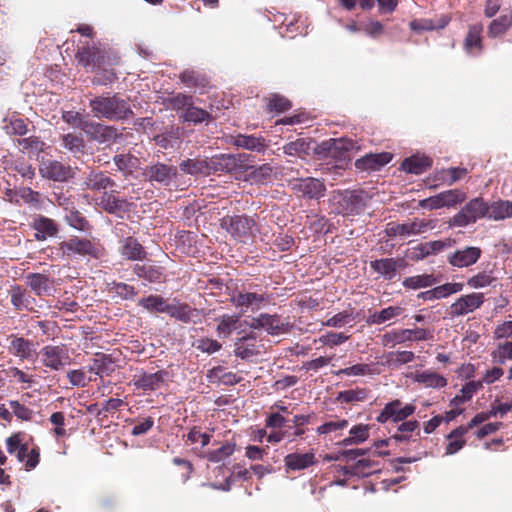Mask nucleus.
I'll list each match as a JSON object with an SVG mask.
<instances>
[{
  "label": "nucleus",
  "mask_w": 512,
  "mask_h": 512,
  "mask_svg": "<svg viewBox=\"0 0 512 512\" xmlns=\"http://www.w3.org/2000/svg\"><path fill=\"white\" fill-rule=\"evenodd\" d=\"M482 26L473 25L469 28V31L464 40V49L471 55H477L482 50Z\"/></svg>",
  "instance_id": "nucleus-35"
},
{
  "label": "nucleus",
  "mask_w": 512,
  "mask_h": 512,
  "mask_svg": "<svg viewBox=\"0 0 512 512\" xmlns=\"http://www.w3.org/2000/svg\"><path fill=\"white\" fill-rule=\"evenodd\" d=\"M284 462L290 470H303L315 464V455L312 452L291 453L284 458Z\"/></svg>",
  "instance_id": "nucleus-32"
},
{
  "label": "nucleus",
  "mask_w": 512,
  "mask_h": 512,
  "mask_svg": "<svg viewBox=\"0 0 512 512\" xmlns=\"http://www.w3.org/2000/svg\"><path fill=\"white\" fill-rule=\"evenodd\" d=\"M401 313L400 307L389 306L382 309L381 311L375 312L370 316V322L372 324H383L394 317H397Z\"/></svg>",
  "instance_id": "nucleus-56"
},
{
  "label": "nucleus",
  "mask_w": 512,
  "mask_h": 512,
  "mask_svg": "<svg viewBox=\"0 0 512 512\" xmlns=\"http://www.w3.org/2000/svg\"><path fill=\"white\" fill-rule=\"evenodd\" d=\"M252 169L250 177L256 182H264L270 179L274 171V167L270 163H265Z\"/></svg>",
  "instance_id": "nucleus-64"
},
{
  "label": "nucleus",
  "mask_w": 512,
  "mask_h": 512,
  "mask_svg": "<svg viewBox=\"0 0 512 512\" xmlns=\"http://www.w3.org/2000/svg\"><path fill=\"white\" fill-rule=\"evenodd\" d=\"M216 377L224 385H235L241 381V377L233 372H227L222 367L210 370L209 377Z\"/></svg>",
  "instance_id": "nucleus-59"
},
{
  "label": "nucleus",
  "mask_w": 512,
  "mask_h": 512,
  "mask_svg": "<svg viewBox=\"0 0 512 512\" xmlns=\"http://www.w3.org/2000/svg\"><path fill=\"white\" fill-rule=\"evenodd\" d=\"M256 336L254 333L243 336L236 340L234 354L241 359H249L259 353L255 344Z\"/></svg>",
  "instance_id": "nucleus-27"
},
{
  "label": "nucleus",
  "mask_w": 512,
  "mask_h": 512,
  "mask_svg": "<svg viewBox=\"0 0 512 512\" xmlns=\"http://www.w3.org/2000/svg\"><path fill=\"white\" fill-rule=\"evenodd\" d=\"M9 295L16 310L29 309L34 302V299L19 285L11 286Z\"/></svg>",
  "instance_id": "nucleus-40"
},
{
  "label": "nucleus",
  "mask_w": 512,
  "mask_h": 512,
  "mask_svg": "<svg viewBox=\"0 0 512 512\" xmlns=\"http://www.w3.org/2000/svg\"><path fill=\"white\" fill-rule=\"evenodd\" d=\"M466 193L460 189L446 190L420 201V206L429 210L451 208L464 202Z\"/></svg>",
  "instance_id": "nucleus-8"
},
{
  "label": "nucleus",
  "mask_w": 512,
  "mask_h": 512,
  "mask_svg": "<svg viewBox=\"0 0 512 512\" xmlns=\"http://www.w3.org/2000/svg\"><path fill=\"white\" fill-rule=\"evenodd\" d=\"M85 128V135L99 145H111L121 136L115 127L99 122L90 121Z\"/></svg>",
  "instance_id": "nucleus-9"
},
{
  "label": "nucleus",
  "mask_w": 512,
  "mask_h": 512,
  "mask_svg": "<svg viewBox=\"0 0 512 512\" xmlns=\"http://www.w3.org/2000/svg\"><path fill=\"white\" fill-rule=\"evenodd\" d=\"M484 303L482 293H471L459 297L451 306L449 314L452 317H459L474 312Z\"/></svg>",
  "instance_id": "nucleus-14"
},
{
  "label": "nucleus",
  "mask_w": 512,
  "mask_h": 512,
  "mask_svg": "<svg viewBox=\"0 0 512 512\" xmlns=\"http://www.w3.org/2000/svg\"><path fill=\"white\" fill-rule=\"evenodd\" d=\"M165 313L179 321L188 323L192 319L193 311L187 304L168 303Z\"/></svg>",
  "instance_id": "nucleus-48"
},
{
  "label": "nucleus",
  "mask_w": 512,
  "mask_h": 512,
  "mask_svg": "<svg viewBox=\"0 0 512 512\" xmlns=\"http://www.w3.org/2000/svg\"><path fill=\"white\" fill-rule=\"evenodd\" d=\"M92 115L98 119L109 121H121L133 115V111L127 99L118 94L110 93L96 96L89 100Z\"/></svg>",
  "instance_id": "nucleus-1"
},
{
  "label": "nucleus",
  "mask_w": 512,
  "mask_h": 512,
  "mask_svg": "<svg viewBox=\"0 0 512 512\" xmlns=\"http://www.w3.org/2000/svg\"><path fill=\"white\" fill-rule=\"evenodd\" d=\"M495 281L492 271H482L468 278L467 285L472 289H481L492 285Z\"/></svg>",
  "instance_id": "nucleus-51"
},
{
  "label": "nucleus",
  "mask_w": 512,
  "mask_h": 512,
  "mask_svg": "<svg viewBox=\"0 0 512 512\" xmlns=\"http://www.w3.org/2000/svg\"><path fill=\"white\" fill-rule=\"evenodd\" d=\"M11 347L14 351V354L21 358H29L33 353V344L22 337L15 338L11 342Z\"/></svg>",
  "instance_id": "nucleus-57"
},
{
  "label": "nucleus",
  "mask_w": 512,
  "mask_h": 512,
  "mask_svg": "<svg viewBox=\"0 0 512 512\" xmlns=\"http://www.w3.org/2000/svg\"><path fill=\"white\" fill-rule=\"evenodd\" d=\"M492 361L495 364L503 365L508 360H512V342L499 344L491 353Z\"/></svg>",
  "instance_id": "nucleus-55"
},
{
  "label": "nucleus",
  "mask_w": 512,
  "mask_h": 512,
  "mask_svg": "<svg viewBox=\"0 0 512 512\" xmlns=\"http://www.w3.org/2000/svg\"><path fill=\"white\" fill-rule=\"evenodd\" d=\"M370 374H372V366L369 364H355L335 372V375L337 376H366Z\"/></svg>",
  "instance_id": "nucleus-62"
},
{
  "label": "nucleus",
  "mask_w": 512,
  "mask_h": 512,
  "mask_svg": "<svg viewBox=\"0 0 512 512\" xmlns=\"http://www.w3.org/2000/svg\"><path fill=\"white\" fill-rule=\"evenodd\" d=\"M240 317L237 315L225 314L218 319L216 331L219 337H228L238 328Z\"/></svg>",
  "instance_id": "nucleus-45"
},
{
  "label": "nucleus",
  "mask_w": 512,
  "mask_h": 512,
  "mask_svg": "<svg viewBox=\"0 0 512 512\" xmlns=\"http://www.w3.org/2000/svg\"><path fill=\"white\" fill-rule=\"evenodd\" d=\"M40 355L43 365L55 371L70 364V356L64 346H44L40 350Z\"/></svg>",
  "instance_id": "nucleus-12"
},
{
  "label": "nucleus",
  "mask_w": 512,
  "mask_h": 512,
  "mask_svg": "<svg viewBox=\"0 0 512 512\" xmlns=\"http://www.w3.org/2000/svg\"><path fill=\"white\" fill-rule=\"evenodd\" d=\"M392 160V154L382 152L377 154H367L366 156L357 159L355 166L359 170L377 171Z\"/></svg>",
  "instance_id": "nucleus-22"
},
{
  "label": "nucleus",
  "mask_w": 512,
  "mask_h": 512,
  "mask_svg": "<svg viewBox=\"0 0 512 512\" xmlns=\"http://www.w3.org/2000/svg\"><path fill=\"white\" fill-rule=\"evenodd\" d=\"M481 254L480 248L469 246L450 253L447 261L453 267L466 268L475 264L481 257Z\"/></svg>",
  "instance_id": "nucleus-16"
},
{
  "label": "nucleus",
  "mask_w": 512,
  "mask_h": 512,
  "mask_svg": "<svg viewBox=\"0 0 512 512\" xmlns=\"http://www.w3.org/2000/svg\"><path fill=\"white\" fill-rule=\"evenodd\" d=\"M119 251L124 258L132 261L142 260L146 256L143 246L133 237L122 238Z\"/></svg>",
  "instance_id": "nucleus-25"
},
{
  "label": "nucleus",
  "mask_w": 512,
  "mask_h": 512,
  "mask_svg": "<svg viewBox=\"0 0 512 512\" xmlns=\"http://www.w3.org/2000/svg\"><path fill=\"white\" fill-rule=\"evenodd\" d=\"M40 173L44 178L58 182L67 181L72 177L71 167L57 160L42 161Z\"/></svg>",
  "instance_id": "nucleus-18"
},
{
  "label": "nucleus",
  "mask_w": 512,
  "mask_h": 512,
  "mask_svg": "<svg viewBox=\"0 0 512 512\" xmlns=\"http://www.w3.org/2000/svg\"><path fill=\"white\" fill-rule=\"evenodd\" d=\"M267 108L271 112L274 111L277 113H281V112H284V111H287L288 109H290L291 103L287 98H285L281 95H278V94H273L268 99Z\"/></svg>",
  "instance_id": "nucleus-63"
},
{
  "label": "nucleus",
  "mask_w": 512,
  "mask_h": 512,
  "mask_svg": "<svg viewBox=\"0 0 512 512\" xmlns=\"http://www.w3.org/2000/svg\"><path fill=\"white\" fill-rule=\"evenodd\" d=\"M193 346L197 350H199L203 353H206L208 355L214 354L222 348V344L220 342H218L217 340L211 339V338H207V337H202V338L196 339L193 342Z\"/></svg>",
  "instance_id": "nucleus-58"
},
{
  "label": "nucleus",
  "mask_w": 512,
  "mask_h": 512,
  "mask_svg": "<svg viewBox=\"0 0 512 512\" xmlns=\"http://www.w3.org/2000/svg\"><path fill=\"white\" fill-rule=\"evenodd\" d=\"M432 337L431 333L423 328L400 329L383 335L385 346L393 347L408 341H424Z\"/></svg>",
  "instance_id": "nucleus-10"
},
{
  "label": "nucleus",
  "mask_w": 512,
  "mask_h": 512,
  "mask_svg": "<svg viewBox=\"0 0 512 512\" xmlns=\"http://www.w3.org/2000/svg\"><path fill=\"white\" fill-rule=\"evenodd\" d=\"M26 282L37 296L48 294L51 290V281L44 274L30 273L26 276Z\"/></svg>",
  "instance_id": "nucleus-36"
},
{
  "label": "nucleus",
  "mask_w": 512,
  "mask_h": 512,
  "mask_svg": "<svg viewBox=\"0 0 512 512\" xmlns=\"http://www.w3.org/2000/svg\"><path fill=\"white\" fill-rule=\"evenodd\" d=\"M134 273L149 282H161L164 278L162 267L153 263L136 264Z\"/></svg>",
  "instance_id": "nucleus-33"
},
{
  "label": "nucleus",
  "mask_w": 512,
  "mask_h": 512,
  "mask_svg": "<svg viewBox=\"0 0 512 512\" xmlns=\"http://www.w3.org/2000/svg\"><path fill=\"white\" fill-rule=\"evenodd\" d=\"M248 326L253 329H264L270 335H277L281 332L283 324L277 315L260 314L253 317Z\"/></svg>",
  "instance_id": "nucleus-23"
},
{
  "label": "nucleus",
  "mask_w": 512,
  "mask_h": 512,
  "mask_svg": "<svg viewBox=\"0 0 512 512\" xmlns=\"http://www.w3.org/2000/svg\"><path fill=\"white\" fill-rule=\"evenodd\" d=\"M143 176L149 182L168 187L175 183L178 169L176 166L157 161L144 168Z\"/></svg>",
  "instance_id": "nucleus-6"
},
{
  "label": "nucleus",
  "mask_w": 512,
  "mask_h": 512,
  "mask_svg": "<svg viewBox=\"0 0 512 512\" xmlns=\"http://www.w3.org/2000/svg\"><path fill=\"white\" fill-rule=\"evenodd\" d=\"M163 104L168 108L175 111H186L189 105L194 104V99L191 95L176 93L166 97Z\"/></svg>",
  "instance_id": "nucleus-43"
},
{
  "label": "nucleus",
  "mask_w": 512,
  "mask_h": 512,
  "mask_svg": "<svg viewBox=\"0 0 512 512\" xmlns=\"http://www.w3.org/2000/svg\"><path fill=\"white\" fill-rule=\"evenodd\" d=\"M64 218L67 224L74 229L79 231H88L90 229L89 221L77 208H74L70 212L66 213Z\"/></svg>",
  "instance_id": "nucleus-50"
},
{
  "label": "nucleus",
  "mask_w": 512,
  "mask_h": 512,
  "mask_svg": "<svg viewBox=\"0 0 512 512\" xmlns=\"http://www.w3.org/2000/svg\"><path fill=\"white\" fill-rule=\"evenodd\" d=\"M438 283V280L432 274H421L410 276L403 280L402 285L408 289H421L431 287Z\"/></svg>",
  "instance_id": "nucleus-42"
},
{
  "label": "nucleus",
  "mask_w": 512,
  "mask_h": 512,
  "mask_svg": "<svg viewBox=\"0 0 512 512\" xmlns=\"http://www.w3.org/2000/svg\"><path fill=\"white\" fill-rule=\"evenodd\" d=\"M479 386H480L479 383H476L473 381L466 383L460 391L461 394L456 395L454 398L451 399L450 406L457 407L460 404L470 400L472 398V396L478 390Z\"/></svg>",
  "instance_id": "nucleus-54"
},
{
  "label": "nucleus",
  "mask_w": 512,
  "mask_h": 512,
  "mask_svg": "<svg viewBox=\"0 0 512 512\" xmlns=\"http://www.w3.org/2000/svg\"><path fill=\"white\" fill-rule=\"evenodd\" d=\"M113 161L119 171L124 173H131L136 167L137 158L131 155L118 154L114 156Z\"/></svg>",
  "instance_id": "nucleus-60"
},
{
  "label": "nucleus",
  "mask_w": 512,
  "mask_h": 512,
  "mask_svg": "<svg viewBox=\"0 0 512 512\" xmlns=\"http://www.w3.org/2000/svg\"><path fill=\"white\" fill-rule=\"evenodd\" d=\"M512 217V202L498 200L488 203V218L492 220H504Z\"/></svg>",
  "instance_id": "nucleus-38"
},
{
  "label": "nucleus",
  "mask_w": 512,
  "mask_h": 512,
  "mask_svg": "<svg viewBox=\"0 0 512 512\" xmlns=\"http://www.w3.org/2000/svg\"><path fill=\"white\" fill-rule=\"evenodd\" d=\"M415 409V406L412 404H406L402 407L401 401L396 399L384 406L376 420L381 424L386 423L388 420H392L394 423L402 422L414 414Z\"/></svg>",
  "instance_id": "nucleus-11"
},
{
  "label": "nucleus",
  "mask_w": 512,
  "mask_h": 512,
  "mask_svg": "<svg viewBox=\"0 0 512 512\" xmlns=\"http://www.w3.org/2000/svg\"><path fill=\"white\" fill-rule=\"evenodd\" d=\"M32 227L36 231L35 238L38 241H44L48 237H53L58 232L56 223L52 219L44 216L35 218Z\"/></svg>",
  "instance_id": "nucleus-29"
},
{
  "label": "nucleus",
  "mask_w": 512,
  "mask_h": 512,
  "mask_svg": "<svg viewBox=\"0 0 512 512\" xmlns=\"http://www.w3.org/2000/svg\"><path fill=\"white\" fill-rule=\"evenodd\" d=\"M488 218V203L481 197L468 201L449 221L450 226L466 227L479 219Z\"/></svg>",
  "instance_id": "nucleus-3"
},
{
  "label": "nucleus",
  "mask_w": 512,
  "mask_h": 512,
  "mask_svg": "<svg viewBox=\"0 0 512 512\" xmlns=\"http://www.w3.org/2000/svg\"><path fill=\"white\" fill-rule=\"evenodd\" d=\"M78 62L86 68H94L100 64V51L94 46L84 45L77 52Z\"/></svg>",
  "instance_id": "nucleus-39"
},
{
  "label": "nucleus",
  "mask_w": 512,
  "mask_h": 512,
  "mask_svg": "<svg viewBox=\"0 0 512 512\" xmlns=\"http://www.w3.org/2000/svg\"><path fill=\"white\" fill-rule=\"evenodd\" d=\"M114 370V361L112 357L107 354H97L89 366V371L100 377L109 376L114 372Z\"/></svg>",
  "instance_id": "nucleus-34"
},
{
  "label": "nucleus",
  "mask_w": 512,
  "mask_h": 512,
  "mask_svg": "<svg viewBox=\"0 0 512 512\" xmlns=\"http://www.w3.org/2000/svg\"><path fill=\"white\" fill-rule=\"evenodd\" d=\"M232 164L231 154L222 153L207 157L209 176L218 172L234 173Z\"/></svg>",
  "instance_id": "nucleus-31"
},
{
  "label": "nucleus",
  "mask_w": 512,
  "mask_h": 512,
  "mask_svg": "<svg viewBox=\"0 0 512 512\" xmlns=\"http://www.w3.org/2000/svg\"><path fill=\"white\" fill-rule=\"evenodd\" d=\"M293 192L301 198L309 200H319L325 196V184L313 177L295 179L290 182Z\"/></svg>",
  "instance_id": "nucleus-7"
},
{
  "label": "nucleus",
  "mask_w": 512,
  "mask_h": 512,
  "mask_svg": "<svg viewBox=\"0 0 512 512\" xmlns=\"http://www.w3.org/2000/svg\"><path fill=\"white\" fill-rule=\"evenodd\" d=\"M166 371L160 370L155 373L141 372L133 378V385L143 391H155L159 389L167 377Z\"/></svg>",
  "instance_id": "nucleus-20"
},
{
  "label": "nucleus",
  "mask_w": 512,
  "mask_h": 512,
  "mask_svg": "<svg viewBox=\"0 0 512 512\" xmlns=\"http://www.w3.org/2000/svg\"><path fill=\"white\" fill-rule=\"evenodd\" d=\"M99 205L110 214L125 212L128 207L126 200L120 199L108 191L102 194Z\"/></svg>",
  "instance_id": "nucleus-37"
},
{
  "label": "nucleus",
  "mask_w": 512,
  "mask_h": 512,
  "mask_svg": "<svg viewBox=\"0 0 512 512\" xmlns=\"http://www.w3.org/2000/svg\"><path fill=\"white\" fill-rule=\"evenodd\" d=\"M233 145L238 148L250 150L257 153H264L268 144L263 137L255 135L239 134L233 138Z\"/></svg>",
  "instance_id": "nucleus-24"
},
{
  "label": "nucleus",
  "mask_w": 512,
  "mask_h": 512,
  "mask_svg": "<svg viewBox=\"0 0 512 512\" xmlns=\"http://www.w3.org/2000/svg\"><path fill=\"white\" fill-rule=\"evenodd\" d=\"M356 142L348 138H330L318 146V153L333 158H345L346 153L357 149Z\"/></svg>",
  "instance_id": "nucleus-13"
},
{
  "label": "nucleus",
  "mask_w": 512,
  "mask_h": 512,
  "mask_svg": "<svg viewBox=\"0 0 512 512\" xmlns=\"http://www.w3.org/2000/svg\"><path fill=\"white\" fill-rule=\"evenodd\" d=\"M183 120L186 122H192L194 124H200L210 119V114L201 108L196 107L194 104L189 105L186 111L183 112Z\"/></svg>",
  "instance_id": "nucleus-52"
},
{
  "label": "nucleus",
  "mask_w": 512,
  "mask_h": 512,
  "mask_svg": "<svg viewBox=\"0 0 512 512\" xmlns=\"http://www.w3.org/2000/svg\"><path fill=\"white\" fill-rule=\"evenodd\" d=\"M283 151L289 156L304 157L309 155L311 151V142L304 138H298L295 141L285 144Z\"/></svg>",
  "instance_id": "nucleus-44"
},
{
  "label": "nucleus",
  "mask_w": 512,
  "mask_h": 512,
  "mask_svg": "<svg viewBox=\"0 0 512 512\" xmlns=\"http://www.w3.org/2000/svg\"><path fill=\"white\" fill-rule=\"evenodd\" d=\"M405 266L402 258H381L370 262L371 269L379 274L384 280L394 279L399 269Z\"/></svg>",
  "instance_id": "nucleus-17"
},
{
  "label": "nucleus",
  "mask_w": 512,
  "mask_h": 512,
  "mask_svg": "<svg viewBox=\"0 0 512 512\" xmlns=\"http://www.w3.org/2000/svg\"><path fill=\"white\" fill-rule=\"evenodd\" d=\"M235 443L232 442H225L221 447L218 449L208 451L205 453L204 457L213 463H219L226 460L229 456L233 454L235 451Z\"/></svg>",
  "instance_id": "nucleus-49"
},
{
  "label": "nucleus",
  "mask_w": 512,
  "mask_h": 512,
  "mask_svg": "<svg viewBox=\"0 0 512 512\" xmlns=\"http://www.w3.org/2000/svg\"><path fill=\"white\" fill-rule=\"evenodd\" d=\"M179 169L191 176H209L207 157L205 158H188L179 163Z\"/></svg>",
  "instance_id": "nucleus-28"
},
{
  "label": "nucleus",
  "mask_w": 512,
  "mask_h": 512,
  "mask_svg": "<svg viewBox=\"0 0 512 512\" xmlns=\"http://www.w3.org/2000/svg\"><path fill=\"white\" fill-rule=\"evenodd\" d=\"M414 380L427 388H443L447 385V380L444 376L428 370L416 373Z\"/></svg>",
  "instance_id": "nucleus-41"
},
{
  "label": "nucleus",
  "mask_w": 512,
  "mask_h": 512,
  "mask_svg": "<svg viewBox=\"0 0 512 512\" xmlns=\"http://www.w3.org/2000/svg\"><path fill=\"white\" fill-rule=\"evenodd\" d=\"M168 301L159 295H149L140 299L139 305L149 312L165 313Z\"/></svg>",
  "instance_id": "nucleus-47"
},
{
  "label": "nucleus",
  "mask_w": 512,
  "mask_h": 512,
  "mask_svg": "<svg viewBox=\"0 0 512 512\" xmlns=\"http://www.w3.org/2000/svg\"><path fill=\"white\" fill-rule=\"evenodd\" d=\"M62 119L72 128L80 129L83 132L86 129L85 125L90 122V120H87L80 112L74 110L63 111Z\"/></svg>",
  "instance_id": "nucleus-53"
},
{
  "label": "nucleus",
  "mask_w": 512,
  "mask_h": 512,
  "mask_svg": "<svg viewBox=\"0 0 512 512\" xmlns=\"http://www.w3.org/2000/svg\"><path fill=\"white\" fill-rule=\"evenodd\" d=\"M512 25V15L505 14L501 15L499 18L494 19L489 27L487 34L491 38H496L502 34H504L509 27Z\"/></svg>",
  "instance_id": "nucleus-46"
},
{
  "label": "nucleus",
  "mask_w": 512,
  "mask_h": 512,
  "mask_svg": "<svg viewBox=\"0 0 512 512\" xmlns=\"http://www.w3.org/2000/svg\"><path fill=\"white\" fill-rule=\"evenodd\" d=\"M230 300L236 308L256 311L267 301V297L255 292L238 291L232 294Z\"/></svg>",
  "instance_id": "nucleus-19"
},
{
  "label": "nucleus",
  "mask_w": 512,
  "mask_h": 512,
  "mask_svg": "<svg viewBox=\"0 0 512 512\" xmlns=\"http://www.w3.org/2000/svg\"><path fill=\"white\" fill-rule=\"evenodd\" d=\"M402 224L403 239L411 236L424 234L429 230L435 228L436 224L433 220L415 218L412 221L404 222Z\"/></svg>",
  "instance_id": "nucleus-30"
},
{
  "label": "nucleus",
  "mask_w": 512,
  "mask_h": 512,
  "mask_svg": "<svg viewBox=\"0 0 512 512\" xmlns=\"http://www.w3.org/2000/svg\"><path fill=\"white\" fill-rule=\"evenodd\" d=\"M447 23V21L442 20L440 24L435 25L430 19H415L410 22V28L415 32L431 31L434 29H442Z\"/></svg>",
  "instance_id": "nucleus-61"
},
{
  "label": "nucleus",
  "mask_w": 512,
  "mask_h": 512,
  "mask_svg": "<svg viewBox=\"0 0 512 512\" xmlns=\"http://www.w3.org/2000/svg\"><path fill=\"white\" fill-rule=\"evenodd\" d=\"M220 226L234 239L246 242L256 230L255 219L248 215L225 216L220 220Z\"/></svg>",
  "instance_id": "nucleus-4"
},
{
  "label": "nucleus",
  "mask_w": 512,
  "mask_h": 512,
  "mask_svg": "<svg viewBox=\"0 0 512 512\" xmlns=\"http://www.w3.org/2000/svg\"><path fill=\"white\" fill-rule=\"evenodd\" d=\"M432 166V160L424 154H416L406 158L401 169L407 173L419 175L427 171Z\"/></svg>",
  "instance_id": "nucleus-26"
},
{
  "label": "nucleus",
  "mask_w": 512,
  "mask_h": 512,
  "mask_svg": "<svg viewBox=\"0 0 512 512\" xmlns=\"http://www.w3.org/2000/svg\"><path fill=\"white\" fill-rule=\"evenodd\" d=\"M61 147L76 159H81L87 154V145L81 133L63 134L61 136Z\"/></svg>",
  "instance_id": "nucleus-21"
},
{
  "label": "nucleus",
  "mask_w": 512,
  "mask_h": 512,
  "mask_svg": "<svg viewBox=\"0 0 512 512\" xmlns=\"http://www.w3.org/2000/svg\"><path fill=\"white\" fill-rule=\"evenodd\" d=\"M59 250L63 256L69 258L75 257H94L99 256V248L89 239L72 237L67 241L60 243Z\"/></svg>",
  "instance_id": "nucleus-5"
},
{
  "label": "nucleus",
  "mask_w": 512,
  "mask_h": 512,
  "mask_svg": "<svg viewBox=\"0 0 512 512\" xmlns=\"http://www.w3.org/2000/svg\"><path fill=\"white\" fill-rule=\"evenodd\" d=\"M82 186L87 190L104 193L115 186V181L106 172L91 168L85 172Z\"/></svg>",
  "instance_id": "nucleus-15"
},
{
  "label": "nucleus",
  "mask_w": 512,
  "mask_h": 512,
  "mask_svg": "<svg viewBox=\"0 0 512 512\" xmlns=\"http://www.w3.org/2000/svg\"><path fill=\"white\" fill-rule=\"evenodd\" d=\"M369 201L370 196L363 190H336L330 197L334 211L343 216L361 214Z\"/></svg>",
  "instance_id": "nucleus-2"
}]
</instances>
